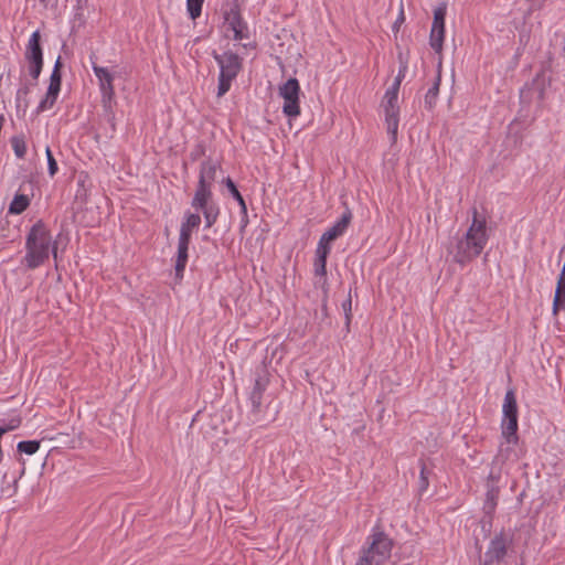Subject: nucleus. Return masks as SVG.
Masks as SVG:
<instances>
[{
	"instance_id": "nucleus-1",
	"label": "nucleus",
	"mask_w": 565,
	"mask_h": 565,
	"mask_svg": "<svg viewBox=\"0 0 565 565\" xmlns=\"http://www.w3.org/2000/svg\"><path fill=\"white\" fill-rule=\"evenodd\" d=\"M488 241L487 220L473 207L471 224L466 234L461 237H455L448 250L456 263L465 265L482 253Z\"/></svg>"
},
{
	"instance_id": "nucleus-2",
	"label": "nucleus",
	"mask_w": 565,
	"mask_h": 565,
	"mask_svg": "<svg viewBox=\"0 0 565 565\" xmlns=\"http://www.w3.org/2000/svg\"><path fill=\"white\" fill-rule=\"evenodd\" d=\"M220 164L211 158L202 161L200 166L199 181L191 201V206L201 211L205 221V228L212 227L220 215V206L213 199V182Z\"/></svg>"
},
{
	"instance_id": "nucleus-3",
	"label": "nucleus",
	"mask_w": 565,
	"mask_h": 565,
	"mask_svg": "<svg viewBox=\"0 0 565 565\" xmlns=\"http://www.w3.org/2000/svg\"><path fill=\"white\" fill-rule=\"evenodd\" d=\"M24 264L29 268H36L49 259L50 253L56 258V243L42 221H38L30 230L25 239Z\"/></svg>"
},
{
	"instance_id": "nucleus-4",
	"label": "nucleus",
	"mask_w": 565,
	"mask_h": 565,
	"mask_svg": "<svg viewBox=\"0 0 565 565\" xmlns=\"http://www.w3.org/2000/svg\"><path fill=\"white\" fill-rule=\"evenodd\" d=\"M352 217L353 214L347 206L339 220H337L334 224L330 226L319 238L315 259L316 275L323 276L326 274V264L328 255L331 252V243L344 235L352 221Z\"/></svg>"
},
{
	"instance_id": "nucleus-5",
	"label": "nucleus",
	"mask_w": 565,
	"mask_h": 565,
	"mask_svg": "<svg viewBox=\"0 0 565 565\" xmlns=\"http://www.w3.org/2000/svg\"><path fill=\"white\" fill-rule=\"evenodd\" d=\"M212 56L220 67L217 96H224L232 86L243 67V58L235 52L227 50L222 54L213 51Z\"/></svg>"
},
{
	"instance_id": "nucleus-6",
	"label": "nucleus",
	"mask_w": 565,
	"mask_h": 565,
	"mask_svg": "<svg viewBox=\"0 0 565 565\" xmlns=\"http://www.w3.org/2000/svg\"><path fill=\"white\" fill-rule=\"evenodd\" d=\"M392 546V540L383 532L373 533L369 547L362 550L355 565H387Z\"/></svg>"
},
{
	"instance_id": "nucleus-7",
	"label": "nucleus",
	"mask_w": 565,
	"mask_h": 565,
	"mask_svg": "<svg viewBox=\"0 0 565 565\" xmlns=\"http://www.w3.org/2000/svg\"><path fill=\"white\" fill-rule=\"evenodd\" d=\"M24 61L26 64V75L39 79L44 66L41 34L39 30L34 31L28 40L24 51Z\"/></svg>"
},
{
	"instance_id": "nucleus-8",
	"label": "nucleus",
	"mask_w": 565,
	"mask_h": 565,
	"mask_svg": "<svg viewBox=\"0 0 565 565\" xmlns=\"http://www.w3.org/2000/svg\"><path fill=\"white\" fill-rule=\"evenodd\" d=\"M502 436L508 443L518 441V405L513 390H509L503 403Z\"/></svg>"
},
{
	"instance_id": "nucleus-9",
	"label": "nucleus",
	"mask_w": 565,
	"mask_h": 565,
	"mask_svg": "<svg viewBox=\"0 0 565 565\" xmlns=\"http://www.w3.org/2000/svg\"><path fill=\"white\" fill-rule=\"evenodd\" d=\"M269 384V374L265 366H260L257 369L256 379L253 385V388L249 393L248 401L250 404V414L255 419H258V416L264 411L265 404V392Z\"/></svg>"
},
{
	"instance_id": "nucleus-10",
	"label": "nucleus",
	"mask_w": 565,
	"mask_h": 565,
	"mask_svg": "<svg viewBox=\"0 0 565 565\" xmlns=\"http://www.w3.org/2000/svg\"><path fill=\"white\" fill-rule=\"evenodd\" d=\"M92 70L98 81V87L104 105L109 104L115 97L114 81L116 74L108 67L99 66L96 62V56L93 54L89 56Z\"/></svg>"
},
{
	"instance_id": "nucleus-11",
	"label": "nucleus",
	"mask_w": 565,
	"mask_h": 565,
	"mask_svg": "<svg viewBox=\"0 0 565 565\" xmlns=\"http://www.w3.org/2000/svg\"><path fill=\"white\" fill-rule=\"evenodd\" d=\"M299 93L300 86L296 78H289L279 87V95L284 98L282 113L289 118L300 115Z\"/></svg>"
},
{
	"instance_id": "nucleus-12",
	"label": "nucleus",
	"mask_w": 565,
	"mask_h": 565,
	"mask_svg": "<svg viewBox=\"0 0 565 565\" xmlns=\"http://www.w3.org/2000/svg\"><path fill=\"white\" fill-rule=\"evenodd\" d=\"M447 14V3L439 2L434 9V19L429 34V45L436 53H441L445 39V19Z\"/></svg>"
},
{
	"instance_id": "nucleus-13",
	"label": "nucleus",
	"mask_w": 565,
	"mask_h": 565,
	"mask_svg": "<svg viewBox=\"0 0 565 565\" xmlns=\"http://www.w3.org/2000/svg\"><path fill=\"white\" fill-rule=\"evenodd\" d=\"M224 23L227 30L233 32L234 41H242L249 38L248 24L244 20L238 4H233L223 11Z\"/></svg>"
},
{
	"instance_id": "nucleus-14",
	"label": "nucleus",
	"mask_w": 565,
	"mask_h": 565,
	"mask_svg": "<svg viewBox=\"0 0 565 565\" xmlns=\"http://www.w3.org/2000/svg\"><path fill=\"white\" fill-rule=\"evenodd\" d=\"M19 82L20 84L15 93V107L18 111L22 110L23 113H25L30 106L29 95L31 94L32 89L38 85L39 79H34L33 77L28 76L24 67H22L20 72Z\"/></svg>"
},
{
	"instance_id": "nucleus-15",
	"label": "nucleus",
	"mask_w": 565,
	"mask_h": 565,
	"mask_svg": "<svg viewBox=\"0 0 565 565\" xmlns=\"http://www.w3.org/2000/svg\"><path fill=\"white\" fill-rule=\"evenodd\" d=\"M509 539L505 536L503 532L494 535L491 540L488 551L486 553V557L489 562L500 561L507 554V546L509 543Z\"/></svg>"
},
{
	"instance_id": "nucleus-16",
	"label": "nucleus",
	"mask_w": 565,
	"mask_h": 565,
	"mask_svg": "<svg viewBox=\"0 0 565 565\" xmlns=\"http://www.w3.org/2000/svg\"><path fill=\"white\" fill-rule=\"evenodd\" d=\"M385 114V124L387 134L391 136L392 141L397 138L398 122H399V106L383 107Z\"/></svg>"
},
{
	"instance_id": "nucleus-17",
	"label": "nucleus",
	"mask_w": 565,
	"mask_h": 565,
	"mask_svg": "<svg viewBox=\"0 0 565 565\" xmlns=\"http://www.w3.org/2000/svg\"><path fill=\"white\" fill-rule=\"evenodd\" d=\"M201 216L198 213H186L180 226L179 238L191 241L192 231L199 228Z\"/></svg>"
},
{
	"instance_id": "nucleus-18",
	"label": "nucleus",
	"mask_w": 565,
	"mask_h": 565,
	"mask_svg": "<svg viewBox=\"0 0 565 565\" xmlns=\"http://www.w3.org/2000/svg\"><path fill=\"white\" fill-rule=\"evenodd\" d=\"M440 83H441V62L438 63L437 72H436L433 85L427 90V93L425 95V106L428 109H433L437 103Z\"/></svg>"
},
{
	"instance_id": "nucleus-19",
	"label": "nucleus",
	"mask_w": 565,
	"mask_h": 565,
	"mask_svg": "<svg viewBox=\"0 0 565 565\" xmlns=\"http://www.w3.org/2000/svg\"><path fill=\"white\" fill-rule=\"evenodd\" d=\"M58 95V90L47 88L45 96L40 100L39 105L36 106L35 113L39 115L51 109L55 105Z\"/></svg>"
},
{
	"instance_id": "nucleus-20",
	"label": "nucleus",
	"mask_w": 565,
	"mask_h": 565,
	"mask_svg": "<svg viewBox=\"0 0 565 565\" xmlns=\"http://www.w3.org/2000/svg\"><path fill=\"white\" fill-rule=\"evenodd\" d=\"M30 205V199L25 194L17 193L9 205V213L19 215Z\"/></svg>"
},
{
	"instance_id": "nucleus-21",
	"label": "nucleus",
	"mask_w": 565,
	"mask_h": 565,
	"mask_svg": "<svg viewBox=\"0 0 565 565\" xmlns=\"http://www.w3.org/2000/svg\"><path fill=\"white\" fill-rule=\"evenodd\" d=\"M11 147L13 149L14 154L19 159H23L26 153V142L23 135L13 136L10 140Z\"/></svg>"
},
{
	"instance_id": "nucleus-22",
	"label": "nucleus",
	"mask_w": 565,
	"mask_h": 565,
	"mask_svg": "<svg viewBox=\"0 0 565 565\" xmlns=\"http://www.w3.org/2000/svg\"><path fill=\"white\" fill-rule=\"evenodd\" d=\"M224 184L228 189L234 200L238 203L241 212H245L246 202L233 180L227 177L224 180Z\"/></svg>"
},
{
	"instance_id": "nucleus-23",
	"label": "nucleus",
	"mask_w": 565,
	"mask_h": 565,
	"mask_svg": "<svg viewBox=\"0 0 565 565\" xmlns=\"http://www.w3.org/2000/svg\"><path fill=\"white\" fill-rule=\"evenodd\" d=\"M565 308V285H556V291L553 302V313L557 315L561 309Z\"/></svg>"
},
{
	"instance_id": "nucleus-24",
	"label": "nucleus",
	"mask_w": 565,
	"mask_h": 565,
	"mask_svg": "<svg viewBox=\"0 0 565 565\" xmlns=\"http://www.w3.org/2000/svg\"><path fill=\"white\" fill-rule=\"evenodd\" d=\"M398 92L399 90L396 89V85H391L384 94L382 106L391 107L398 105Z\"/></svg>"
},
{
	"instance_id": "nucleus-25",
	"label": "nucleus",
	"mask_w": 565,
	"mask_h": 565,
	"mask_svg": "<svg viewBox=\"0 0 565 565\" xmlns=\"http://www.w3.org/2000/svg\"><path fill=\"white\" fill-rule=\"evenodd\" d=\"M204 0H186V11L192 20H196L202 13Z\"/></svg>"
},
{
	"instance_id": "nucleus-26",
	"label": "nucleus",
	"mask_w": 565,
	"mask_h": 565,
	"mask_svg": "<svg viewBox=\"0 0 565 565\" xmlns=\"http://www.w3.org/2000/svg\"><path fill=\"white\" fill-rule=\"evenodd\" d=\"M18 451L26 454V455H33L35 454L40 448V441L38 440H28V441H20L17 446Z\"/></svg>"
},
{
	"instance_id": "nucleus-27",
	"label": "nucleus",
	"mask_w": 565,
	"mask_h": 565,
	"mask_svg": "<svg viewBox=\"0 0 565 565\" xmlns=\"http://www.w3.org/2000/svg\"><path fill=\"white\" fill-rule=\"evenodd\" d=\"M498 493V488L492 487L491 489L488 490L487 500L484 502V510L487 513H491L494 511L497 505Z\"/></svg>"
},
{
	"instance_id": "nucleus-28",
	"label": "nucleus",
	"mask_w": 565,
	"mask_h": 565,
	"mask_svg": "<svg viewBox=\"0 0 565 565\" xmlns=\"http://www.w3.org/2000/svg\"><path fill=\"white\" fill-rule=\"evenodd\" d=\"M189 241L178 239V252H177V260L181 263H188V250H189Z\"/></svg>"
},
{
	"instance_id": "nucleus-29",
	"label": "nucleus",
	"mask_w": 565,
	"mask_h": 565,
	"mask_svg": "<svg viewBox=\"0 0 565 565\" xmlns=\"http://www.w3.org/2000/svg\"><path fill=\"white\" fill-rule=\"evenodd\" d=\"M45 154H46V160H47L49 175L51 178H53L58 171V166H57V162L54 159L51 148L49 146L45 148Z\"/></svg>"
},
{
	"instance_id": "nucleus-30",
	"label": "nucleus",
	"mask_w": 565,
	"mask_h": 565,
	"mask_svg": "<svg viewBox=\"0 0 565 565\" xmlns=\"http://www.w3.org/2000/svg\"><path fill=\"white\" fill-rule=\"evenodd\" d=\"M62 87V73H57L56 68L52 70L51 76H50V84L47 88H53L54 90L61 92Z\"/></svg>"
},
{
	"instance_id": "nucleus-31",
	"label": "nucleus",
	"mask_w": 565,
	"mask_h": 565,
	"mask_svg": "<svg viewBox=\"0 0 565 565\" xmlns=\"http://www.w3.org/2000/svg\"><path fill=\"white\" fill-rule=\"evenodd\" d=\"M352 289L350 288L348 298L342 302V309L345 315L347 324L351 321V311H352Z\"/></svg>"
},
{
	"instance_id": "nucleus-32",
	"label": "nucleus",
	"mask_w": 565,
	"mask_h": 565,
	"mask_svg": "<svg viewBox=\"0 0 565 565\" xmlns=\"http://www.w3.org/2000/svg\"><path fill=\"white\" fill-rule=\"evenodd\" d=\"M205 153V147L203 143H198L190 152V159L192 161L199 160Z\"/></svg>"
},
{
	"instance_id": "nucleus-33",
	"label": "nucleus",
	"mask_w": 565,
	"mask_h": 565,
	"mask_svg": "<svg viewBox=\"0 0 565 565\" xmlns=\"http://www.w3.org/2000/svg\"><path fill=\"white\" fill-rule=\"evenodd\" d=\"M406 72H407V64L403 63L399 66L398 74H397V76L395 77V79H394V82L392 84V85H396V89L397 90H399L401 83H402L403 78L405 77Z\"/></svg>"
},
{
	"instance_id": "nucleus-34",
	"label": "nucleus",
	"mask_w": 565,
	"mask_h": 565,
	"mask_svg": "<svg viewBox=\"0 0 565 565\" xmlns=\"http://www.w3.org/2000/svg\"><path fill=\"white\" fill-rule=\"evenodd\" d=\"M21 425V419L19 417L11 418L6 426H0V429L4 430V434L11 430L17 429Z\"/></svg>"
},
{
	"instance_id": "nucleus-35",
	"label": "nucleus",
	"mask_w": 565,
	"mask_h": 565,
	"mask_svg": "<svg viewBox=\"0 0 565 565\" xmlns=\"http://www.w3.org/2000/svg\"><path fill=\"white\" fill-rule=\"evenodd\" d=\"M428 487V478L426 476V467L422 463L420 477H419V490L424 491Z\"/></svg>"
},
{
	"instance_id": "nucleus-36",
	"label": "nucleus",
	"mask_w": 565,
	"mask_h": 565,
	"mask_svg": "<svg viewBox=\"0 0 565 565\" xmlns=\"http://www.w3.org/2000/svg\"><path fill=\"white\" fill-rule=\"evenodd\" d=\"M534 82L540 84V93H541V95H543L544 90H545V86H546L543 70L536 75Z\"/></svg>"
},
{
	"instance_id": "nucleus-37",
	"label": "nucleus",
	"mask_w": 565,
	"mask_h": 565,
	"mask_svg": "<svg viewBox=\"0 0 565 565\" xmlns=\"http://www.w3.org/2000/svg\"><path fill=\"white\" fill-rule=\"evenodd\" d=\"M185 266H186L185 263H181V262L175 260V266H174L175 278L181 279L183 277V273H184Z\"/></svg>"
},
{
	"instance_id": "nucleus-38",
	"label": "nucleus",
	"mask_w": 565,
	"mask_h": 565,
	"mask_svg": "<svg viewBox=\"0 0 565 565\" xmlns=\"http://www.w3.org/2000/svg\"><path fill=\"white\" fill-rule=\"evenodd\" d=\"M241 230L243 231L248 224L247 206H245V212H241Z\"/></svg>"
},
{
	"instance_id": "nucleus-39",
	"label": "nucleus",
	"mask_w": 565,
	"mask_h": 565,
	"mask_svg": "<svg viewBox=\"0 0 565 565\" xmlns=\"http://www.w3.org/2000/svg\"><path fill=\"white\" fill-rule=\"evenodd\" d=\"M404 20H405L404 10L402 9L395 23H394V29H396L399 23L404 22Z\"/></svg>"
},
{
	"instance_id": "nucleus-40",
	"label": "nucleus",
	"mask_w": 565,
	"mask_h": 565,
	"mask_svg": "<svg viewBox=\"0 0 565 565\" xmlns=\"http://www.w3.org/2000/svg\"><path fill=\"white\" fill-rule=\"evenodd\" d=\"M53 68H56L57 73H61V68H62V58H61V56H58L56 58Z\"/></svg>"
},
{
	"instance_id": "nucleus-41",
	"label": "nucleus",
	"mask_w": 565,
	"mask_h": 565,
	"mask_svg": "<svg viewBox=\"0 0 565 565\" xmlns=\"http://www.w3.org/2000/svg\"><path fill=\"white\" fill-rule=\"evenodd\" d=\"M44 7L49 4V0H39Z\"/></svg>"
},
{
	"instance_id": "nucleus-42",
	"label": "nucleus",
	"mask_w": 565,
	"mask_h": 565,
	"mask_svg": "<svg viewBox=\"0 0 565 565\" xmlns=\"http://www.w3.org/2000/svg\"><path fill=\"white\" fill-rule=\"evenodd\" d=\"M490 479H494L493 473L491 472L489 476Z\"/></svg>"
}]
</instances>
